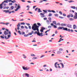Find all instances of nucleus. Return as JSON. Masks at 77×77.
Returning <instances> with one entry per match:
<instances>
[{
    "mask_svg": "<svg viewBox=\"0 0 77 77\" xmlns=\"http://www.w3.org/2000/svg\"><path fill=\"white\" fill-rule=\"evenodd\" d=\"M4 3H8V0H6L4 1Z\"/></svg>",
    "mask_w": 77,
    "mask_h": 77,
    "instance_id": "obj_26",
    "label": "nucleus"
},
{
    "mask_svg": "<svg viewBox=\"0 0 77 77\" xmlns=\"http://www.w3.org/2000/svg\"><path fill=\"white\" fill-rule=\"evenodd\" d=\"M52 12H53V13H56V11L54 10H52Z\"/></svg>",
    "mask_w": 77,
    "mask_h": 77,
    "instance_id": "obj_55",
    "label": "nucleus"
},
{
    "mask_svg": "<svg viewBox=\"0 0 77 77\" xmlns=\"http://www.w3.org/2000/svg\"><path fill=\"white\" fill-rule=\"evenodd\" d=\"M32 35V32H29L28 34H27V35L26 34H25L24 35V37H27V36H29V35Z\"/></svg>",
    "mask_w": 77,
    "mask_h": 77,
    "instance_id": "obj_4",
    "label": "nucleus"
},
{
    "mask_svg": "<svg viewBox=\"0 0 77 77\" xmlns=\"http://www.w3.org/2000/svg\"><path fill=\"white\" fill-rule=\"evenodd\" d=\"M44 20H47V17H45L43 18Z\"/></svg>",
    "mask_w": 77,
    "mask_h": 77,
    "instance_id": "obj_53",
    "label": "nucleus"
},
{
    "mask_svg": "<svg viewBox=\"0 0 77 77\" xmlns=\"http://www.w3.org/2000/svg\"><path fill=\"white\" fill-rule=\"evenodd\" d=\"M63 30H65L66 31H68V32H70V29H68V28H65L63 27Z\"/></svg>",
    "mask_w": 77,
    "mask_h": 77,
    "instance_id": "obj_3",
    "label": "nucleus"
},
{
    "mask_svg": "<svg viewBox=\"0 0 77 77\" xmlns=\"http://www.w3.org/2000/svg\"><path fill=\"white\" fill-rule=\"evenodd\" d=\"M14 2H16V1H15V0H14L13 1H11V3H14Z\"/></svg>",
    "mask_w": 77,
    "mask_h": 77,
    "instance_id": "obj_48",
    "label": "nucleus"
},
{
    "mask_svg": "<svg viewBox=\"0 0 77 77\" xmlns=\"http://www.w3.org/2000/svg\"><path fill=\"white\" fill-rule=\"evenodd\" d=\"M52 23H53V24H54L56 25V21H53Z\"/></svg>",
    "mask_w": 77,
    "mask_h": 77,
    "instance_id": "obj_29",
    "label": "nucleus"
},
{
    "mask_svg": "<svg viewBox=\"0 0 77 77\" xmlns=\"http://www.w3.org/2000/svg\"><path fill=\"white\" fill-rule=\"evenodd\" d=\"M40 34V35H41V36H44V35H42L43 34V33L41 32Z\"/></svg>",
    "mask_w": 77,
    "mask_h": 77,
    "instance_id": "obj_59",
    "label": "nucleus"
},
{
    "mask_svg": "<svg viewBox=\"0 0 77 77\" xmlns=\"http://www.w3.org/2000/svg\"><path fill=\"white\" fill-rule=\"evenodd\" d=\"M40 15H41V16L42 15H44V14L41 13H40Z\"/></svg>",
    "mask_w": 77,
    "mask_h": 77,
    "instance_id": "obj_41",
    "label": "nucleus"
},
{
    "mask_svg": "<svg viewBox=\"0 0 77 77\" xmlns=\"http://www.w3.org/2000/svg\"><path fill=\"white\" fill-rule=\"evenodd\" d=\"M3 5H2V4L0 5V9H2V8H3Z\"/></svg>",
    "mask_w": 77,
    "mask_h": 77,
    "instance_id": "obj_23",
    "label": "nucleus"
},
{
    "mask_svg": "<svg viewBox=\"0 0 77 77\" xmlns=\"http://www.w3.org/2000/svg\"><path fill=\"white\" fill-rule=\"evenodd\" d=\"M67 17L68 18H70V15H68Z\"/></svg>",
    "mask_w": 77,
    "mask_h": 77,
    "instance_id": "obj_62",
    "label": "nucleus"
},
{
    "mask_svg": "<svg viewBox=\"0 0 77 77\" xmlns=\"http://www.w3.org/2000/svg\"><path fill=\"white\" fill-rule=\"evenodd\" d=\"M39 26H38L36 24V23H34L33 25V26H32V28L33 30L34 31H36V30H37V32H39Z\"/></svg>",
    "mask_w": 77,
    "mask_h": 77,
    "instance_id": "obj_1",
    "label": "nucleus"
},
{
    "mask_svg": "<svg viewBox=\"0 0 77 77\" xmlns=\"http://www.w3.org/2000/svg\"><path fill=\"white\" fill-rule=\"evenodd\" d=\"M20 24H21L22 25H25V23H20Z\"/></svg>",
    "mask_w": 77,
    "mask_h": 77,
    "instance_id": "obj_50",
    "label": "nucleus"
},
{
    "mask_svg": "<svg viewBox=\"0 0 77 77\" xmlns=\"http://www.w3.org/2000/svg\"><path fill=\"white\" fill-rule=\"evenodd\" d=\"M59 14H60L61 15H62V12H61V11H59Z\"/></svg>",
    "mask_w": 77,
    "mask_h": 77,
    "instance_id": "obj_56",
    "label": "nucleus"
},
{
    "mask_svg": "<svg viewBox=\"0 0 77 77\" xmlns=\"http://www.w3.org/2000/svg\"><path fill=\"white\" fill-rule=\"evenodd\" d=\"M25 29H28V27H27V26H25Z\"/></svg>",
    "mask_w": 77,
    "mask_h": 77,
    "instance_id": "obj_58",
    "label": "nucleus"
},
{
    "mask_svg": "<svg viewBox=\"0 0 77 77\" xmlns=\"http://www.w3.org/2000/svg\"><path fill=\"white\" fill-rule=\"evenodd\" d=\"M22 68L23 70L27 71V70H29L30 69V67H28L27 68V67H25V66H22Z\"/></svg>",
    "mask_w": 77,
    "mask_h": 77,
    "instance_id": "obj_2",
    "label": "nucleus"
},
{
    "mask_svg": "<svg viewBox=\"0 0 77 77\" xmlns=\"http://www.w3.org/2000/svg\"><path fill=\"white\" fill-rule=\"evenodd\" d=\"M59 50H60V51H63V49L62 48H60V49H59Z\"/></svg>",
    "mask_w": 77,
    "mask_h": 77,
    "instance_id": "obj_54",
    "label": "nucleus"
},
{
    "mask_svg": "<svg viewBox=\"0 0 77 77\" xmlns=\"http://www.w3.org/2000/svg\"><path fill=\"white\" fill-rule=\"evenodd\" d=\"M38 59V57H33L32 58V60H35V59Z\"/></svg>",
    "mask_w": 77,
    "mask_h": 77,
    "instance_id": "obj_21",
    "label": "nucleus"
},
{
    "mask_svg": "<svg viewBox=\"0 0 77 77\" xmlns=\"http://www.w3.org/2000/svg\"><path fill=\"white\" fill-rule=\"evenodd\" d=\"M73 18L74 19H77V16H74V17H73Z\"/></svg>",
    "mask_w": 77,
    "mask_h": 77,
    "instance_id": "obj_40",
    "label": "nucleus"
},
{
    "mask_svg": "<svg viewBox=\"0 0 77 77\" xmlns=\"http://www.w3.org/2000/svg\"><path fill=\"white\" fill-rule=\"evenodd\" d=\"M57 63H58V62H56V63H55L54 64L55 67L56 68H57V66L56 65H57Z\"/></svg>",
    "mask_w": 77,
    "mask_h": 77,
    "instance_id": "obj_9",
    "label": "nucleus"
},
{
    "mask_svg": "<svg viewBox=\"0 0 77 77\" xmlns=\"http://www.w3.org/2000/svg\"><path fill=\"white\" fill-rule=\"evenodd\" d=\"M38 12H42V11H41V9L40 8H38Z\"/></svg>",
    "mask_w": 77,
    "mask_h": 77,
    "instance_id": "obj_19",
    "label": "nucleus"
},
{
    "mask_svg": "<svg viewBox=\"0 0 77 77\" xmlns=\"http://www.w3.org/2000/svg\"><path fill=\"white\" fill-rule=\"evenodd\" d=\"M61 26H66V24L61 23Z\"/></svg>",
    "mask_w": 77,
    "mask_h": 77,
    "instance_id": "obj_15",
    "label": "nucleus"
},
{
    "mask_svg": "<svg viewBox=\"0 0 77 77\" xmlns=\"http://www.w3.org/2000/svg\"><path fill=\"white\" fill-rule=\"evenodd\" d=\"M54 16H55V17H58V16H59L58 15V14H54Z\"/></svg>",
    "mask_w": 77,
    "mask_h": 77,
    "instance_id": "obj_34",
    "label": "nucleus"
},
{
    "mask_svg": "<svg viewBox=\"0 0 77 77\" xmlns=\"http://www.w3.org/2000/svg\"><path fill=\"white\" fill-rule=\"evenodd\" d=\"M48 17H51L52 16V14L51 13H49L48 15Z\"/></svg>",
    "mask_w": 77,
    "mask_h": 77,
    "instance_id": "obj_32",
    "label": "nucleus"
},
{
    "mask_svg": "<svg viewBox=\"0 0 77 77\" xmlns=\"http://www.w3.org/2000/svg\"><path fill=\"white\" fill-rule=\"evenodd\" d=\"M21 29H24V26H21Z\"/></svg>",
    "mask_w": 77,
    "mask_h": 77,
    "instance_id": "obj_52",
    "label": "nucleus"
},
{
    "mask_svg": "<svg viewBox=\"0 0 77 77\" xmlns=\"http://www.w3.org/2000/svg\"><path fill=\"white\" fill-rule=\"evenodd\" d=\"M25 76L26 77H29V74L27 73H25Z\"/></svg>",
    "mask_w": 77,
    "mask_h": 77,
    "instance_id": "obj_20",
    "label": "nucleus"
},
{
    "mask_svg": "<svg viewBox=\"0 0 77 77\" xmlns=\"http://www.w3.org/2000/svg\"><path fill=\"white\" fill-rule=\"evenodd\" d=\"M25 32H22L21 33V35H25Z\"/></svg>",
    "mask_w": 77,
    "mask_h": 77,
    "instance_id": "obj_35",
    "label": "nucleus"
},
{
    "mask_svg": "<svg viewBox=\"0 0 77 77\" xmlns=\"http://www.w3.org/2000/svg\"><path fill=\"white\" fill-rule=\"evenodd\" d=\"M69 15H70V17H73V15H72V14H70Z\"/></svg>",
    "mask_w": 77,
    "mask_h": 77,
    "instance_id": "obj_31",
    "label": "nucleus"
},
{
    "mask_svg": "<svg viewBox=\"0 0 77 77\" xmlns=\"http://www.w3.org/2000/svg\"><path fill=\"white\" fill-rule=\"evenodd\" d=\"M22 57L23 59H26V58H27V56L24 54L22 55Z\"/></svg>",
    "mask_w": 77,
    "mask_h": 77,
    "instance_id": "obj_8",
    "label": "nucleus"
},
{
    "mask_svg": "<svg viewBox=\"0 0 77 77\" xmlns=\"http://www.w3.org/2000/svg\"><path fill=\"white\" fill-rule=\"evenodd\" d=\"M68 19L70 21H73V20H74L72 18H69Z\"/></svg>",
    "mask_w": 77,
    "mask_h": 77,
    "instance_id": "obj_22",
    "label": "nucleus"
},
{
    "mask_svg": "<svg viewBox=\"0 0 77 77\" xmlns=\"http://www.w3.org/2000/svg\"><path fill=\"white\" fill-rule=\"evenodd\" d=\"M0 38H2V39H4V38H5V37H4V36H3L2 35H1L0 36Z\"/></svg>",
    "mask_w": 77,
    "mask_h": 77,
    "instance_id": "obj_44",
    "label": "nucleus"
},
{
    "mask_svg": "<svg viewBox=\"0 0 77 77\" xmlns=\"http://www.w3.org/2000/svg\"><path fill=\"white\" fill-rule=\"evenodd\" d=\"M31 56H34L35 57V55L34 54H31L30 55Z\"/></svg>",
    "mask_w": 77,
    "mask_h": 77,
    "instance_id": "obj_27",
    "label": "nucleus"
},
{
    "mask_svg": "<svg viewBox=\"0 0 77 77\" xmlns=\"http://www.w3.org/2000/svg\"><path fill=\"white\" fill-rule=\"evenodd\" d=\"M58 32H57V30H56L55 32V34H57Z\"/></svg>",
    "mask_w": 77,
    "mask_h": 77,
    "instance_id": "obj_57",
    "label": "nucleus"
},
{
    "mask_svg": "<svg viewBox=\"0 0 77 77\" xmlns=\"http://www.w3.org/2000/svg\"><path fill=\"white\" fill-rule=\"evenodd\" d=\"M60 29H63V27H59L57 29V30H60Z\"/></svg>",
    "mask_w": 77,
    "mask_h": 77,
    "instance_id": "obj_12",
    "label": "nucleus"
},
{
    "mask_svg": "<svg viewBox=\"0 0 77 77\" xmlns=\"http://www.w3.org/2000/svg\"><path fill=\"white\" fill-rule=\"evenodd\" d=\"M59 18H61V19H63V18H64V17H62V16H59Z\"/></svg>",
    "mask_w": 77,
    "mask_h": 77,
    "instance_id": "obj_39",
    "label": "nucleus"
},
{
    "mask_svg": "<svg viewBox=\"0 0 77 77\" xmlns=\"http://www.w3.org/2000/svg\"><path fill=\"white\" fill-rule=\"evenodd\" d=\"M19 26H17V30H20V27Z\"/></svg>",
    "mask_w": 77,
    "mask_h": 77,
    "instance_id": "obj_61",
    "label": "nucleus"
},
{
    "mask_svg": "<svg viewBox=\"0 0 77 77\" xmlns=\"http://www.w3.org/2000/svg\"><path fill=\"white\" fill-rule=\"evenodd\" d=\"M41 29L42 30H45V28L44 27H42Z\"/></svg>",
    "mask_w": 77,
    "mask_h": 77,
    "instance_id": "obj_43",
    "label": "nucleus"
},
{
    "mask_svg": "<svg viewBox=\"0 0 77 77\" xmlns=\"http://www.w3.org/2000/svg\"><path fill=\"white\" fill-rule=\"evenodd\" d=\"M73 29H76V25H73Z\"/></svg>",
    "mask_w": 77,
    "mask_h": 77,
    "instance_id": "obj_25",
    "label": "nucleus"
},
{
    "mask_svg": "<svg viewBox=\"0 0 77 77\" xmlns=\"http://www.w3.org/2000/svg\"><path fill=\"white\" fill-rule=\"evenodd\" d=\"M63 15L64 17H66V14H63Z\"/></svg>",
    "mask_w": 77,
    "mask_h": 77,
    "instance_id": "obj_63",
    "label": "nucleus"
},
{
    "mask_svg": "<svg viewBox=\"0 0 77 77\" xmlns=\"http://www.w3.org/2000/svg\"><path fill=\"white\" fill-rule=\"evenodd\" d=\"M57 54H60L61 53V51H57Z\"/></svg>",
    "mask_w": 77,
    "mask_h": 77,
    "instance_id": "obj_11",
    "label": "nucleus"
},
{
    "mask_svg": "<svg viewBox=\"0 0 77 77\" xmlns=\"http://www.w3.org/2000/svg\"><path fill=\"white\" fill-rule=\"evenodd\" d=\"M60 64L62 65V68H64V65H63V64L62 63H60Z\"/></svg>",
    "mask_w": 77,
    "mask_h": 77,
    "instance_id": "obj_14",
    "label": "nucleus"
},
{
    "mask_svg": "<svg viewBox=\"0 0 77 77\" xmlns=\"http://www.w3.org/2000/svg\"><path fill=\"white\" fill-rule=\"evenodd\" d=\"M9 10H8L7 11L6 10V11L5 12V13H8V12H9Z\"/></svg>",
    "mask_w": 77,
    "mask_h": 77,
    "instance_id": "obj_51",
    "label": "nucleus"
},
{
    "mask_svg": "<svg viewBox=\"0 0 77 77\" xmlns=\"http://www.w3.org/2000/svg\"><path fill=\"white\" fill-rule=\"evenodd\" d=\"M37 35L38 36H41V34H40V33L38 31L37 32Z\"/></svg>",
    "mask_w": 77,
    "mask_h": 77,
    "instance_id": "obj_16",
    "label": "nucleus"
},
{
    "mask_svg": "<svg viewBox=\"0 0 77 77\" xmlns=\"http://www.w3.org/2000/svg\"><path fill=\"white\" fill-rule=\"evenodd\" d=\"M75 16L77 17V13H76V12H75Z\"/></svg>",
    "mask_w": 77,
    "mask_h": 77,
    "instance_id": "obj_64",
    "label": "nucleus"
},
{
    "mask_svg": "<svg viewBox=\"0 0 77 77\" xmlns=\"http://www.w3.org/2000/svg\"><path fill=\"white\" fill-rule=\"evenodd\" d=\"M51 25L52 27H54V28L55 29H56V28H57V26H56V25H54V24H53V23H51Z\"/></svg>",
    "mask_w": 77,
    "mask_h": 77,
    "instance_id": "obj_6",
    "label": "nucleus"
},
{
    "mask_svg": "<svg viewBox=\"0 0 77 77\" xmlns=\"http://www.w3.org/2000/svg\"><path fill=\"white\" fill-rule=\"evenodd\" d=\"M4 33L5 35H7V32H6V31H4Z\"/></svg>",
    "mask_w": 77,
    "mask_h": 77,
    "instance_id": "obj_36",
    "label": "nucleus"
},
{
    "mask_svg": "<svg viewBox=\"0 0 77 77\" xmlns=\"http://www.w3.org/2000/svg\"><path fill=\"white\" fill-rule=\"evenodd\" d=\"M3 8L4 9H9V7L7 6L6 7H4H4H3Z\"/></svg>",
    "mask_w": 77,
    "mask_h": 77,
    "instance_id": "obj_10",
    "label": "nucleus"
},
{
    "mask_svg": "<svg viewBox=\"0 0 77 77\" xmlns=\"http://www.w3.org/2000/svg\"><path fill=\"white\" fill-rule=\"evenodd\" d=\"M51 26H49L48 27V29H51Z\"/></svg>",
    "mask_w": 77,
    "mask_h": 77,
    "instance_id": "obj_42",
    "label": "nucleus"
},
{
    "mask_svg": "<svg viewBox=\"0 0 77 77\" xmlns=\"http://www.w3.org/2000/svg\"><path fill=\"white\" fill-rule=\"evenodd\" d=\"M5 24L6 25H7V26H8V24H10V23H5Z\"/></svg>",
    "mask_w": 77,
    "mask_h": 77,
    "instance_id": "obj_46",
    "label": "nucleus"
},
{
    "mask_svg": "<svg viewBox=\"0 0 77 77\" xmlns=\"http://www.w3.org/2000/svg\"><path fill=\"white\" fill-rule=\"evenodd\" d=\"M17 27H20V26H21V25H20V23H18V25H17Z\"/></svg>",
    "mask_w": 77,
    "mask_h": 77,
    "instance_id": "obj_49",
    "label": "nucleus"
},
{
    "mask_svg": "<svg viewBox=\"0 0 77 77\" xmlns=\"http://www.w3.org/2000/svg\"><path fill=\"white\" fill-rule=\"evenodd\" d=\"M48 19L50 23H51V18L49 17H48Z\"/></svg>",
    "mask_w": 77,
    "mask_h": 77,
    "instance_id": "obj_17",
    "label": "nucleus"
},
{
    "mask_svg": "<svg viewBox=\"0 0 77 77\" xmlns=\"http://www.w3.org/2000/svg\"><path fill=\"white\" fill-rule=\"evenodd\" d=\"M48 12H52V10H48Z\"/></svg>",
    "mask_w": 77,
    "mask_h": 77,
    "instance_id": "obj_45",
    "label": "nucleus"
},
{
    "mask_svg": "<svg viewBox=\"0 0 77 77\" xmlns=\"http://www.w3.org/2000/svg\"><path fill=\"white\" fill-rule=\"evenodd\" d=\"M43 2V1H40V2H39V3H42Z\"/></svg>",
    "mask_w": 77,
    "mask_h": 77,
    "instance_id": "obj_60",
    "label": "nucleus"
},
{
    "mask_svg": "<svg viewBox=\"0 0 77 77\" xmlns=\"http://www.w3.org/2000/svg\"><path fill=\"white\" fill-rule=\"evenodd\" d=\"M37 24L38 26H41V24L39 23H37Z\"/></svg>",
    "mask_w": 77,
    "mask_h": 77,
    "instance_id": "obj_30",
    "label": "nucleus"
},
{
    "mask_svg": "<svg viewBox=\"0 0 77 77\" xmlns=\"http://www.w3.org/2000/svg\"><path fill=\"white\" fill-rule=\"evenodd\" d=\"M66 26L69 28H72V25L71 24H68L66 25Z\"/></svg>",
    "mask_w": 77,
    "mask_h": 77,
    "instance_id": "obj_7",
    "label": "nucleus"
},
{
    "mask_svg": "<svg viewBox=\"0 0 77 77\" xmlns=\"http://www.w3.org/2000/svg\"><path fill=\"white\" fill-rule=\"evenodd\" d=\"M46 21L47 24L49 25L50 24V21L48 20H47Z\"/></svg>",
    "mask_w": 77,
    "mask_h": 77,
    "instance_id": "obj_13",
    "label": "nucleus"
},
{
    "mask_svg": "<svg viewBox=\"0 0 77 77\" xmlns=\"http://www.w3.org/2000/svg\"><path fill=\"white\" fill-rule=\"evenodd\" d=\"M8 38H7V39H8V38H10V37H11V35H8Z\"/></svg>",
    "mask_w": 77,
    "mask_h": 77,
    "instance_id": "obj_38",
    "label": "nucleus"
},
{
    "mask_svg": "<svg viewBox=\"0 0 77 77\" xmlns=\"http://www.w3.org/2000/svg\"><path fill=\"white\" fill-rule=\"evenodd\" d=\"M13 4L12 3H9V5H10V6H12V5Z\"/></svg>",
    "mask_w": 77,
    "mask_h": 77,
    "instance_id": "obj_47",
    "label": "nucleus"
},
{
    "mask_svg": "<svg viewBox=\"0 0 77 77\" xmlns=\"http://www.w3.org/2000/svg\"><path fill=\"white\" fill-rule=\"evenodd\" d=\"M14 6H11V9L12 10H13V9H14Z\"/></svg>",
    "mask_w": 77,
    "mask_h": 77,
    "instance_id": "obj_33",
    "label": "nucleus"
},
{
    "mask_svg": "<svg viewBox=\"0 0 77 77\" xmlns=\"http://www.w3.org/2000/svg\"><path fill=\"white\" fill-rule=\"evenodd\" d=\"M68 2H69V3H72V2L74 3L75 2L74 1L70 0L68 1Z\"/></svg>",
    "mask_w": 77,
    "mask_h": 77,
    "instance_id": "obj_18",
    "label": "nucleus"
},
{
    "mask_svg": "<svg viewBox=\"0 0 77 77\" xmlns=\"http://www.w3.org/2000/svg\"><path fill=\"white\" fill-rule=\"evenodd\" d=\"M18 33L20 35H21V32L20 31H18Z\"/></svg>",
    "mask_w": 77,
    "mask_h": 77,
    "instance_id": "obj_37",
    "label": "nucleus"
},
{
    "mask_svg": "<svg viewBox=\"0 0 77 77\" xmlns=\"http://www.w3.org/2000/svg\"><path fill=\"white\" fill-rule=\"evenodd\" d=\"M43 11L44 12H45V13H47V11L46 10H43Z\"/></svg>",
    "mask_w": 77,
    "mask_h": 77,
    "instance_id": "obj_28",
    "label": "nucleus"
},
{
    "mask_svg": "<svg viewBox=\"0 0 77 77\" xmlns=\"http://www.w3.org/2000/svg\"><path fill=\"white\" fill-rule=\"evenodd\" d=\"M71 8H72V9H75L76 8H75V7L74 6H72L71 7Z\"/></svg>",
    "mask_w": 77,
    "mask_h": 77,
    "instance_id": "obj_24",
    "label": "nucleus"
},
{
    "mask_svg": "<svg viewBox=\"0 0 77 77\" xmlns=\"http://www.w3.org/2000/svg\"><path fill=\"white\" fill-rule=\"evenodd\" d=\"M21 8V7H20V5H18V6L17 7V8H16V9L15 10V11H17L19 9Z\"/></svg>",
    "mask_w": 77,
    "mask_h": 77,
    "instance_id": "obj_5",
    "label": "nucleus"
}]
</instances>
